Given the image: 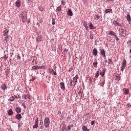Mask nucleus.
Here are the masks:
<instances>
[{"instance_id":"obj_36","label":"nucleus","mask_w":131,"mask_h":131,"mask_svg":"<svg viewBox=\"0 0 131 131\" xmlns=\"http://www.w3.org/2000/svg\"><path fill=\"white\" fill-rule=\"evenodd\" d=\"M10 101H14L15 100V98L13 96L9 98Z\"/></svg>"},{"instance_id":"obj_25","label":"nucleus","mask_w":131,"mask_h":131,"mask_svg":"<svg viewBox=\"0 0 131 131\" xmlns=\"http://www.w3.org/2000/svg\"><path fill=\"white\" fill-rule=\"evenodd\" d=\"M15 111L17 113H20L21 112V108L20 107H16Z\"/></svg>"},{"instance_id":"obj_49","label":"nucleus","mask_w":131,"mask_h":131,"mask_svg":"<svg viewBox=\"0 0 131 131\" xmlns=\"http://www.w3.org/2000/svg\"><path fill=\"white\" fill-rule=\"evenodd\" d=\"M111 62H110V61H109L108 62V65H110V64H111Z\"/></svg>"},{"instance_id":"obj_38","label":"nucleus","mask_w":131,"mask_h":131,"mask_svg":"<svg viewBox=\"0 0 131 131\" xmlns=\"http://www.w3.org/2000/svg\"><path fill=\"white\" fill-rule=\"evenodd\" d=\"M102 86H104V84H105V80H103L101 83Z\"/></svg>"},{"instance_id":"obj_47","label":"nucleus","mask_w":131,"mask_h":131,"mask_svg":"<svg viewBox=\"0 0 131 131\" xmlns=\"http://www.w3.org/2000/svg\"><path fill=\"white\" fill-rule=\"evenodd\" d=\"M64 52H66V53H67L68 52V50H67V49H64Z\"/></svg>"},{"instance_id":"obj_31","label":"nucleus","mask_w":131,"mask_h":131,"mask_svg":"<svg viewBox=\"0 0 131 131\" xmlns=\"http://www.w3.org/2000/svg\"><path fill=\"white\" fill-rule=\"evenodd\" d=\"M71 127H73V125H70L67 128V130L69 131L71 129Z\"/></svg>"},{"instance_id":"obj_46","label":"nucleus","mask_w":131,"mask_h":131,"mask_svg":"<svg viewBox=\"0 0 131 131\" xmlns=\"http://www.w3.org/2000/svg\"><path fill=\"white\" fill-rule=\"evenodd\" d=\"M17 57L18 58V59H21V57L20 56V55H19V54H18Z\"/></svg>"},{"instance_id":"obj_53","label":"nucleus","mask_w":131,"mask_h":131,"mask_svg":"<svg viewBox=\"0 0 131 131\" xmlns=\"http://www.w3.org/2000/svg\"><path fill=\"white\" fill-rule=\"evenodd\" d=\"M7 33H4V35H7Z\"/></svg>"},{"instance_id":"obj_6","label":"nucleus","mask_w":131,"mask_h":131,"mask_svg":"<svg viewBox=\"0 0 131 131\" xmlns=\"http://www.w3.org/2000/svg\"><path fill=\"white\" fill-rule=\"evenodd\" d=\"M60 89H61L62 91H65V90H66V88H65V83L63 82H60Z\"/></svg>"},{"instance_id":"obj_20","label":"nucleus","mask_w":131,"mask_h":131,"mask_svg":"<svg viewBox=\"0 0 131 131\" xmlns=\"http://www.w3.org/2000/svg\"><path fill=\"white\" fill-rule=\"evenodd\" d=\"M39 125L40 129H42V128H43V122L42 121H40Z\"/></svg>"},{"instance_id":"obj_9","label":"nucleus","mask_w":131,"mask_h":131,"mask_svg":"<svg viewBox=\"0 0 131 131\" xmlns=\"http://www.w3.org/2000/svg\"><path fill=\"white\" fill-rule=\"evenodd\" d=\"M92 53L94 56H97L98 55V50L96 48L93 49Z\"/></svg>"},{"instance_id":"obj_27","label":"nucleus","mask_w":131,"mask_h":131,"mask_svg":"<svg viewBox=\"0 0 131 131\" xmlns=\"http://www.w3.org/2000/svg\"><path fill=\"white\" fill-rule=\"evenodd\" d=\"M8 115H13V110L12 109H10L8 113Z\"/></svg>"},{"instance_id":"obj_55","label":"nucleus","mask_w":131,"mask_h":131,"mask_svg":"<svg viewBox=\"0 0 131 131\" xmlns=\"http://www.w3.org/2000/svg\"><path fill=\"white\" fill-rule=\"evenodd\" d=\"M79 94H81V92H79Z\"/></svg>"},{"instance_id":"obj_8","label":"nucleus","mask_w":131,"mask_h":131,"mask_svg":"<svg viewBox=\"0 0 131 131\" xmlns=\"http://www.w3.org/2000/svg\"><path fill=\"white\" fill-rule=\"evenodd\" d=\"M42 39V37H41V35L40 34H38V37L36 38V41L39 42V41H41V39Z\"/></svg>"},{"instance_id":"obj_21","label":"nucleus","mask_w":131,"mask_h":131,"mask_svg":"<svg viewBox=\"0 0 131 131\" xmlns=\"http://www.w3.org/2000/svg\"><path fill=\"white\" fill-rule=\"evenodd\" d=\"M32 70H37V69H39V66H33L32 68Z\"/></svg>"},{"instance_id":"obj_43","label":"nucleus","mask_w":131,"mask_h":131,"mask_svg":"<svg viewBox=\"0 0 131 131\" xmlns=\"http://www.w3.org/2000/svg\"><path fill=\"white\" fill-rule=\"evenodd\" d=\"M57 115H61V111H58V113H57Z\"/></svg>"},{"instance_id":"obj_54","label":"nucleus","mask_w":131,"mask_h":131,"mask_svg":"<svg viewBox=\"0 0 131 131\" xmlns=\"http://www.w3.org/2000/svg\"><path fill=\"white\" fill-rule=\"evenodd\" d=\"M4 59H5V60H7V58L5 57H4Z\"/></svg>"},{"instance_id":"obj_30","label":"nucleus","mask_w":131,"mask_h":131,"mask_svg":"<svg viewBox=\"0 0 131 131\" xmlns=\"http://www.w3.org/2000/svg\"><path fill=\"white\" fill-rule=\"evenodd\" d=\"M112 11V9H105V12L106 14H107V13H110V12Z\"/></svg>"},{"instance_id":"obj_51","label":"nucleus","mask_w":131,"mask_h":131,"mask_svg":"<svg viewBox=\"0 0 131 131\" xmlns=\"http://www.w3.org/2000/svg\"><path fill=\"white\" fill-rule=\"evenodd\" d=\"M85 28L86 30H88L89 29V28L88 27H85Z\"/></svg>"},{"instance_id":"obj_34","label":"nucleus","mask_w":131,"mask_h":131,"mask_svg":"<svg viewBox=\"0 0 131 131\" xmlns=\"http://www.w3.org/2000/svg\"><path fill=\"white\" fill-rule=\"evenodd\" d=\"M46 66H39V69H45Z\"/></svg>"},{"instance_id":"obj_56","label":"nucleus","mask_w":131,"mask_h":131,"mask_svg":"<svg viewBox=\"0 0 131 131\" xmlns=\"http://www.w3.org/2000/svg\"><path fill=\"white\" fill-rule=\"evenodd\" d=\"M119 35H121V36H122V35H121V34H119Z\"/></svg>"},{"instance_id":"obj_13","label":"nucleus","mask_w":131,"mask_h":131,"mask_svg":"<svg viewBox=\"0 0 131 131\" xmlns=\"http://www.w3.org/2000/svg\"><path fill=\"white\" fill-rule=\"evenodd\" d=\"M1 89H2V90H4V91H5V90H7V89H8V87L7 86V84H2L1 85Z\"/></svg>"},{"instance_id":"obj_10","label":"nucleus","mask_w":131,"mask_h":131,"mask_svg":"<svg viewBox=\"0 0 131 131\" xmlns=\"http://www.w3.org/2000/svg\"><path fill=\"white\" fill-rule=\"evenodd\" d=\"M49 71L51 74H53V75H56L57 74V73L55 71H54L53 69H50Z\"/></svg>"},{"instance_id":"obj_41","label":"nucleus","mask_w":131,"mask_h":131,"mask_svg":"<svg viewBox=\"0 0 131 131\" xmlns=\"http://www.w3.org/2000/svg\"><path fill=\"white\" fill-rule=\"evenodd\" d=\"M35 80V77H33L32 78V79H31L30 81H33Z\"/></svg>"},{"instance_id":"obj_37","label":"nucleus","mask_w":131,"mask_h":131,"mask_svg":"<svg viewBox=\"0 0 131 131\" xmlns=\"http://www.w3.org/2000/svg\"><path fill=\"white\" fill-rule=\"evenodd\" d=\"M24 12H21L20 13V18H23V17H25V16L24 15Z\"/></svg>"},{"instance_id":"obj_2","label":"nucleus","mask_w":131,"mask_h":131,"mask_svg":"<svg viewBox=\"0 0 131 131\" xmlns=\"http://www.w3.org/2000/svg\"><path fill=\"white\" fill-rule=\"evenodd\" d=\"M50 119L49 118H46L44 120V125L46 128H48L50 125Z\"/></svg>"},{"instance_id":"obj_48","label":"nucleus","mask_w":131,"mask_h":131,"mask_svg":"<svg viewBox=\"0 0 131 131\" xmlns=\"http://www.w3.org/2000/svg\"><path fill=\"white\" fill-rule=\"evenodd\" d=\"M115 0H107L108 2H114Z\"/></svg>"},{"instance_id":"obj_24","label":"nucleus","mask_w":131,"mask_h":131,"mask_svg":"<svg viewBox=\"0 0 131 131\" xmlns=\"http://www.w3.org/2000/svg\"><path fill=\"white\" fill-rule=\"evenodd\" d=\"M21 19L23 23H26V20H27V18H26V16H23V17H21Z\"/></svg>"},{"instance_id":"obj_52","label":"nucleus","mask_w":131,"mask_h":131,"mask_svg":"<svg viewBox=\"0 0 131 131\" xmlns=\"http://www.w3.org/2000/svg\"><path fill=\"white\" fill-rule=\"evenodd\" d=\"M121 30H122V32L124 31V29H122Z\"/></svg>"},{"instance_id":"obj_16","label":"nucleus","mask_w":131,"mask_h":131,"mask_svg":"<svg viewBox=\"0 0 131 131\" xmlns=\"http://www.w3.org/2000/svg\"><path fill=\"white\" fill-rule=\"evenodd\" d=\"M23 98L25 99V100H28V99L30 98V96L25 94L23 96Z\"/></svg>"},{"instance_id":"obj_60","label":"nucleus","mask_w":131,"mask_h":131,"mask_svg":"<svg viewBox=\"0 0 131 131\" xmlns=\"http://www.w3.org/2000/svg\"><path fill=\"white\" fill-rule=\"evenodd\" d=\"M124 35H125V34H124V35H123V36H124Z\"/></svg>"},{"instance_id":"obj_59","label":"nucleus","mask_w":131,"mask_h":131,"mask_svg":"<svg viewBox=\"0 0 131 131\" xmlns=\"http://www.w3.org/2000/svg\"><path fill=\"white\" fill-rule=\"evenodd\" d=\"M77 2H78V0H76Z\"/></svg>"},{"instance_id":"obj_1","label":"nucleus","mask_w":131,"mask_h":131,"mask_svg":"<svg viewBox=\"0 0 131 131\" xmlns=\"http://www.w3.org/2000/svg\"><path fill=\"white\" fill-rule=\"evenodd\" d=\"M78 79V75H76L73 79L71 80L70 85L71 86H75L77 83V80Z\"/></svg>"},{"instance_id":"obj_44","label":"nucleus","mask_w":131,"mask_h":131,"mask_svg":"<svg viewBox=\"0 0 131 131\" xmlns=\"http://www.w3.org/2000/svg\"><path fill=\"white\" fill-rule=\"evenodd\" d=\"M91 124H92V125H94V124H95V121H92L91 122Z\"/></svg>"},{"instance_id":"obj_29","label":"nucleus","mask_w":131,"mask_h":131,"mask_svg":"<svg viewBox=\"0 0 131 131\" xmlns=\"http://www.w3.org/2000/svg\"><path fill=\"white\" fill-rule=\"evenodd\" d=\"M82 128L84 131H90V130L88 129V128L85 126H83Z\"/></svg>"},{"instance_id":"obj_45","label":"nucleus","mask_w":131,"mask_h":131,"mask_svg":"<svg viewBox=\"0 0 131 131\" xmlns=\"http://www.w3.org/2000/svg\"><path fill=\"white\" fill-rule=\"evenodd\" d=\"M8 38H10V39H11L12 38L11 37V36H9L8 37H7L6 38V40H8Z\"/></svg>"},{"instance_id":"obj_26","label":"nucleus","mask_w":131,"mask_h":131,"mask_svg":"<svg viewBox=\"0 0 131 131\" xmlns=\"http://www.w3.org/2000/svg\"><path fill=\"white\" fill-rule=\"evenodd\" d=\"M111 35H114V36L115 37V38H116L117 41H118V40H119V38H118V37H117V36L116 35H115V34L111 33Z\"/></svg>"},{"instance_id":"obj_5","label":"nucleus","mask_w":131,"mask_h":131,"mask_svg":"<svg viewBox=\"0 0 131 131\" xmlns=\"http://www.w3.org/2000/svg\"><path fill=\"white\" fill-rule=\"evenodd\" d=\"M100 54H101L102 57H106V51H105L104 49H100Z\"/></svg>"},{"instance_id":"obj_12","label":"nucleus","mask_w":131,"mask_h":131,"mask_svg":"<svg viewBox=\"0 0 131 131\" xmlns=\"http://www.w3.org/2000/svg\"><path fill=\"white\" fill-rule=\"evenodd\" d=\"M15 118H16V119H17V120H20V119H21V118H22V116H21V114H17L15 116Z\"/></svg>"},{"instance_id":"obj_35","label":"nucleus","mask_w":131,"mask_h":131,"mask_svg":"<svg viewBox=\"0 0 131 131\" xmlns=\"http://www.w3.org/2000/svg\"><path fill=\"white\" fill-rule=\"evenodd\" d=\"M9 32V30L7 29H5V30L3 31V33H8Z\"/></svg>"},{"instance_id":"obj_33","label":"nucleus","mask_w":131,"mask_h":131,"mask_svg":"<svg viewBox=\"0 0 131 131\" xmlns=\"http://www.w3.org/2000/svg\"><path fill=\"white\" fill-rule=\"evenodd\" d=\"M89 27L91 29H95V27H94V26H93V24H90Z\"/></svg>"},{"instance_id":"obj_4","label":"nucleus","mask_w":131,"mask_h":131,"mask_svg":"<svg viewBox=\"0 0 131 131\" xmlns=\"http://www.w3.org/2000/svg\"><path fill=\"white\" fill-rule=\"evenodd\" d=\"M38 127V118H37L35 121V124L33 126V128H37Z\"/></svg>"},{"instance_id":"obj_57","label":"nucleus","mask_w":131,"mask_h":131,"mask_svg":"<svg viewBox=\"0 0 131 131\" xmlns=\"http://www.w3.org/2000/svg\"><path fill=\"white\" fill-rule=\"evenodd\" d=\"M24 115V113H22V115Z\"/></svg>"},{"instance_id":"obj_61","label":"nucleus","mask_w":131,"mask_h":131,"mask_svg":"<svg viewBox=\"0 0 131 131\" xmlns=\"http://www.w3.org/2000/svg\"><path fill=\"white\" fill-rule=\"evenodd\" d=\"M86 115H89V114H86Z\"/></svg>"},{"instance_id":"obj_19","label":"nucleus","mask_w":131,"mask_h":131,"mask_svg":"<svg viewBox=\"0 0 131 131\" xmlns=\"http://www.w3.org/2000/svg\"><path fill=\"white\" fill-rule=\"evenodd\" d=\"M68 15L69 16H73V13H72V11L70 9H69L68 10Z\"/></svg>"},{"instance_id":"obj_40","label":"nucleus","mask_w":131,"mask_h":131,"mask_svg":"<svg viewBox=\"0 0 131 131\" xmlns=\"http://www.w3.org/2000/svg\"><path fill=\"white\" fill-rule=\"evenodd\" d=\"M52 25H55V19L54 18L52 19Z\"/></svg>"},{"instance_id":"obj_32","label":"nucleus","mask_w":131,"mask_h":131,"mask_svg":"<svg viewBox=\"0 0 131 131\" xmlns=\"http://www.w3.org/2000/svg\"><path fill=\"white\" fill-rule=\"evenodd\" d=\"M93 65L94 66L95 68H98V62H93Z\"/></svg>"},{"instance_id":"obj_22","label":"nucleus","mask_w":131,"mask_h":131,"mask_svg":"<svg viewBox=\"0 0 131 131\" xmlns=\"http://www.w3.org/2000/svg\"><path fill=\"white\" fill-rule=\"evenodd\" d=\"M100 19V16L98 14L95 15L94 17V20H99Z\"/></svg>"},{"instance_id":"obj_42","label":"nucleus","mask_w":131,"mask_h":131,"mask_svg":"<svg viewBox=\"0 0 131 131\" xmlns=\"http://www.w3.org/2000/svg\"><path fill=\"white\" fill-rule=\"evenodd\" d=\"M108 61L109 62H111V63H112L113 61H112V58H108Z\"/></svg>"},{"instance_id":"obj_11","label":"nucleus","mask_w":131,"mask_h":131,"mask_svg":"<svg viewBox=\"0 0 131 131\" xmlns=\"http://www.w3.org/2000/svg\"><path fill=\"white\" fill-rule=\"evenodd\" d=\"M123 91L125 95H128V94L129 93V90H128V89L124 88Z\"/></svg>"},{"instance_id":"obj_15","label":"nucleus","mask_w":131,"mask_h":131,"mask_svg":"<svg viewBox=\"0 0 131 131\" xmlns=\"http://www.w3.org/2000/svg\"><path fill=\"white\" fill-rule=\"evenodd\" d=\"M115 77L116 80H117V81H119V80H120V76L119 74H116Z\"/></svg>"},{"instance_id":"obj_3","label":"nucleus","mask_w":131,"mask_h":131,"mask_svg":"<svg viewBox=\"0 0 131 131\" xmlns=\"http://www.w3.org/2000/svg\"><path fill=\"white\" fill-rule=\"evenodd\" d=\"M125 67H126V60L125 59H123L122 63V67L121 68V71L123 72V70L125 69Z\"/></svg>"},{"instance_id":"obj_14","label":"nucleus","mask_w":131,"mask_h":131,"mask_svg":"<svg viewBox=\"0 0 131 131\" xmlns=\"http://www.w3.org/2000/svg\"><path fill=\"white\" fill-rule=\"evenodd\" d=\"M113 24L115 25V26H121V24L118 23L116 20H115L113 22Z\"/></svg>"},{"instance_id":"obj_17","label":"nucleus","mask_w":131,"mask_h":131,"mask_svg":"<svg viewBox=\"0 0 131 131\" xmlns=\"http://www.w3.org/2000/svg\"><path fill=\"white\" fill-rule=\"evenodd\" d=\"M106 73V71L104 69L100 73V75H101V77H103L104 75H105V73Z\"/></svg>"},{"instance_id":"obj_28","label":"nucleus","mask_w":131,"mask_h":131,"mask_svg":"<svg viewBox=\"0 0 131 131\" xmlns=\"http://www.w3.org/2000/svg\"><path fill=\"white\" fill-rule=\"evenodd\" d=\"M100 75V72L99 71H97L96 72V73L95 74V77L96 78H98L99 77V76Z\"/></svg>"},{"instance_id":"obj_50","label":"nucleus","mask_w":131,"mask_h":131,"mask_svg":"<svg viewBox=\"0 0 131 131\" xmlns=\"http://www.w3.org/2000/svg\"><path fill=\"white\" fill-rule=\"evenodd\" d=\"M108 62V61L107 60H106L105 61V63H107Z\"/></svg>"},{"instance_id":"obj_23","label":"nucleus","mask_w":131,"mask_h":131,"mask_svg":"<svg viewBox=\"0 0 131 131\" xmlns=\"http://www.w3.org/2000/svg\"><path fill=\"white\" fill-rule=\"evenodd\" d=\"M56 12H61L62 11V6H59L56 9Z\"/></svg>"},{"instance_id":"obj_58","label":"nucleus","mask_w":131,"mask_h":131,"mask_svg":"<svg viewBox=\"0 0 131 131\" xmlns=\"http://www.w3.org/2000/svg\"><path fill=\"white\" fill-rule=\"evenodd\" d=\"M15 98H16V99H17V98H18V97H15Z\"/></svg>"},{"instance_id":"obj_7","label":"nucleus","mask_w":131,"mask_h":131,"mask_svg":"<svg viewBox=\"0 0 131 131\" xmlns=\"http://www.w3.org/2000/svg\"><path fill=\"white\" fill-rule=\"evenodd\" d=\"M15 5L16 7H17L18 8H19L20 7H21V2H20V0H17L15 2Z\"/></svg>"},{"instance_id":"obj_18","label":"nucleus","mask_w":131,"mask_h":131,"mask_svg":"<svg viewBox=\"0 0 131 131\" xmlns=\"http://www.w3.org/2000/svg\"><path fill=\"white\" fill-rule=\"evenodd\" d=\"M126 19H127L128 23H130V22H131V18H130V15H129V14H127V15Z\"/></svg>"},{"instance_id":"obj_39","label":"nucleus","mask_w":131,"mask_h":131,"mask_svg":"<svg viewBox=\"0 0 131 131\" xmlns=\"http://www.w3.org/2000/svg\"><path fill=\"white\" fill-rule=\"evenodd\" d=\"M90 38L91 39H93V38H94V35H93V34H90Z\"/></svg>"}]
</instances>
